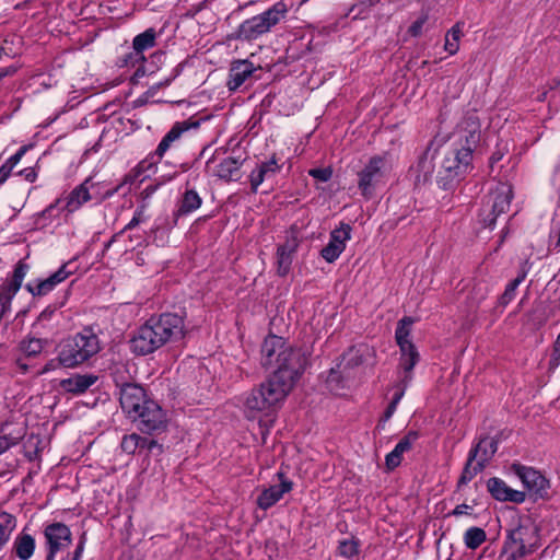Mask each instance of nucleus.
Returning <instances> with one entry per match:
<instances>
[{"label": "nucleus", "instance_id": "f257e3e1", "mask_svg": "<svg viewBox=\"0 0 560 560\" xmlns=\"http://www.w3.org/2000/svg\"><path fill=\"white\" fill-rule=\"evenodd\" d=\"M261 354L264 365L276 368L271 376L292 390L305 369V354L273 335L265 339Z\"/></svg>", "mask_w": 560, "mask_h": 560}, {"label": "nucleus", "instance_id": "f03ea898", "mask_svg": "<svg viewBox=\"0 0 560 560\" xmlns=\"http://www.w3.org/2000/svg\"><path fill=\"white\" fill-rule=\"evenodd\" d=\"M184 336V322L176 314H163L151 318L141 326L131 339L132 351L145 355L154 352L166 342L175 341Z\"/></svg>", "mask_w": 560, "mask_h": 560}, {"label": "nucleus", "instance_id": "7ed1b4c3", "mask_svg": "<svg viewBox=\"0 0 560 560\" xmlns=\"http://www.w3.org/2000/svg\"><path fill=\"white\" fill-rule=\"evenodd\" d=\"M291 389L270 376L258 387L252 389L244 397V409L248 418L255 419L260 415H270L285 400Z\"/></svg>", "mask_w": 560, "mask_h": 560}, {"label": "nucleus", "instance_id": "20e7f679", "mask_svg": "<svg viewBox=\"0 0 560 560\" xmlns=\"http://www.w3.org/2000/svg\"><path fill=\"white\" fill-rule=\"evenodd\" d=\"M289 8L283 1L275 3L260 14L242 22L237 28V38L254 40L271 31L288 14Z\"/></svg>", "mask_w": 560, "mask_h": 560}, {"label": "nucleus", "instance_id": "39448f33", "mask_svg": "<svg viewBox=\"0 0 560 560\" xmlns=\"http://www.w3.org/2000/svg\"><path fill=\"white\" fill-rule=\"evenodd\" d=\"M498 450V442L492 438H483L469 452V456L459 483L469 482L478 472H480L490 462Z\"/></svg>", "mask_w": 560, "mask_h": 560}, {"label": "nucleus", "instance_id": "423d86ee", "mask_svg": "<svg viewBox=\"0 0 560 560\" xmlns=\"http://www.w3.org/2000/svg\"><path fill=\"white\" fill-rule=\"evenodd\" d=\"M119 188L120 186L112 190L101 191L100 185L93 183L91 178H88L66 197L62 208L69 213H72L90 200L101 202L112 197Z\"/></svg>", "mask_w": 560, "mask_h": 560}, {"label": "nucleus", "instance_id": "0eeeda50", "mask_svg": "<svg viewBox=\"0 0 560 560\" xmlns=\"http://www.w3.org/2000/svg\"><path fill=\"white\" fill-rule=\"evenodd\" d=\"M513 191L511 185L506 183L497 184L495 188L488 195L485 214L482 221L486 226L491 228L497 218L510 209Z\"/></svg>", "mask_w": 560, "mask_h": 560}, {"label": "nucleus", "instance_id": "6e6552de", "mask_svg": "<svg viewBox=\"0 0 560 560\" xmlns=\"http://www.w3.org/2000/svg\"><path fill=\"white\" fill-rule=\"evenodd\" d=\"M481 137V125L476 114L469 113L457 124L452 133L453 144L474 152Z\"/></svg>", "mask_w": 560, "mask_h": 560}, {"label": "nucleus", "instance_id": "1a4fd4ad", "mask_svg": "<svg viewBox=\"0 0 560 560\" xmlns=\"http://www.w3.org/2000/svg\"><path fill=\"white\" fill-rule=\"evenodd\" d=\"M132 421H138V427L142 432L153 433L160 432L166 428V415L154 400H150L135 416Z\"/></svg>", "mask_w": 560, "mask_h": 560}, {"label": "nucleus", "instance_id": "9d476101", "mask_svg": "<svg viewBox=\"0 0 560 560\" xmlns=\"http://www.w3.org/2000/svg\"><path fill=\"white\" fill-rule=\"evenodd\" d=\"M48 553L46 560H54L56 555L66 549L71 542V532L62 523H52L44 530Z\"/></svg>", "mask_w": 560, "mask_h": 560}, {"label": "nucleus", "instance_id": "9b49d317", "mask_svg": "<svg viewBox=\"0 0 560 560\" xmlns=\"http://www.w3.org/2000/svg\"><path fill=\"white\" fill-rule=\"evenodd\" d=\"M119 400L124 412L132 420L151 399L141 386L129 383L121 387Z\"/></svg>", "mask_w": 560, "mask_h": 560}, {"label": "nucleus", "instance_id": "f8f14e48", "mask_svg": "<svg viewBox=\"0 0 560 560\" xmlns=\"http://www.w3.org/2000/svg\"><path fill=\"white\" fill-rule=\"evenodd\" d=\"M386 160L382 156L372 158L359 174V188L369 196L372 188L383 178L386 172Z\"/></svg>", "mask_w": 560, "mask_h": 560}, {"label": "nucleus", "instance_id": "ddd939ff", "mask_svg": "<svg viewBox=\"0 0 560 560\" xmlns=\"http://www.w3.org/2000/svg\"><path fill=\"white\" fill-rule=\"evenodd\" d=\"M351 237L349 224L341 223L339 228L330 233L328 244L322 249V257L327 262H334L346 249V244Z\"/></svg>", "mask_w": 560, "mask_h": 560}, {"label": "nucleus", "instance_id": "4468645a", "mask_svg": "<svg viewBox=\"0 0 560 560\" xmlns=\"http://www.w3.org/2000/svg\"><path fill=\"white\" fill-rule=\"evenodd\" d=\"M70 262L63 264L55 273L44 280H38L37 282H30L25 285V289L33 296H44L51 292L55 287L62 281H65L72 271L68 269Z\"/></svg>", "mask_w": 560, "mask_h": 560}, {"label": "nucleus", "instance_id": "2eb2a0df", "mask_svg": "<svg viewBox=\"0 0 560 560\" xmlns=\"http://www.w3.org/2000/svg\"><path fill=\"white\" fill-rule=\"evenodd\" d=\"M506 540L520 547V549L532 553L538 544L537 530L532 525L522 524L509 532Z\"/></svg>", "mask_w": 560, "mask_h": 560}, {"label": "nucleus", "instance_id": "dca6fc26", "mask_svg": "<svg viewBox=\"0 0 560 560\" xmlns=\"http://www.w3.org/2000/svg\"><path fill=\"white\" fill-rule=\"evenodd\" d=\"M278 477L280 483L262 489L260 494L257 497L256 503L260 509L267 510L271 508L283 497L284 493L292 490V482L284 479L282 472H278Z\"/></svg>", "mask_w": 560, "mask_h": 560}, {"label": "nucleus", "instance_id": "f3484780", "mask_svg": "<svg viewBox=\"0 0 560 560\" xmlns=\"http://www.w3.org/2000/svg\"><path fill=\"white\" fill-rule=\"evenodd\" d=\"M471 159V151L457 147L445 155L442 166L446 172L453 175H460L467 172Z\"/></svg>", "mask_w": 560, "mask_h": 560}, {"label": "nucleus", "instance_id": "a211bd4d", "mask_svg": "<svg viewBox=\"0 0 560 560\" xmlns=\"http://www.w3.org/2000/svg\"><path fill=\"white\" fill-rule=\"evenodd\" d=\"M299 247V238L291 234L285 242L278 246L276 254L277 273L281 277L287 276L291 270L294 254Z\"/></svg>", "mask_w": 560, "mask_h": 560}, {"label": "nucleus", "instance_id": "6ab92c4d", "mask_svg": "<svg viewBox=\"0 0 560 560\" xmlns=\"http://www.w3.org/2000/svg\"><path fill=\"white\" fill-rule=\"evenodd\" d=\"M515 471L523 485L529 491H533L540 497H544L547 493L549 482L539 471L524 466H517Z\"/></svg>", "mask_w": 560, "mask_h": 560}, {"label": "nucleus", "instance_id": "aec40b11", "mask_svg": "<svg viewBox=\"0 0 560 560\" xmlns=\"http://www.w3.org/2000/svg\"><path fill=\"white\" fill-rule=\"evenodd\" d=\"M242 163L234 158H225L220 162L208 161L207 170L212 175L223 179L225 182L237 180L241 177L240 168Z\"/></svg>", "mask_w": 560, "mask_h": 560}, {"label": "nucleus", "instance_id": "412c9836", "mask_svg": "<svg viewBox=\"0 0 560 560\" xmlns=\"http://www.w3.org/2000/svg\"><path fill=\"white\" fill-rule=\"evenodd\" d=\"M257 68L248 60H236L231 63L229 71L228 88L230 91H236L242 86Z\"/></svg>", "mask_w": 560, "mask_h": 560}, {"label": "nucleus", "instance_id": "4be33fe9", "mask_svg": "<svg viewBox=\"0 0 560 560\" xmlns=\"http://www.w3.org/2000/svg\"><path fill=\"white\" fill-rule=\"evenodd\" d=\"M487 488L491 495L499 501H510L522 503L525 500V493L510 488L503 480L499 478H490Z\"/></svg>", "mask_w": 560, "mask_h": 560}, {"label": "nucleus", "instance_id": "5701e85b", "mask_svg": "<svg viewBox=\"0 0 560 560\" xmlns=\"http://www.w3.org/2000/svg\"><path fill=\"white\" fill-rule=\"evenodd\" d=\"M280 165L275 156L258 165L249 175L252 190L257 191L258 187L266 180L280 172Z\"/></svg>", "mask_w": 560, "mask_h": 560}, {"label": "nucleus", "instance_id": "b1692460", "mask_svg": "<svg viewBox=\"0 0 560 560\" xmlns=\"http://www.w3.org/2000/svg\"><path fill=\"white\" fill-rule=\"evenodd\" d=\"M198 127H199L198 121L184 120V121L176 122L171 128V130L163 137V139L161 140V142L159 143V145L156 148L155 153L160 158H162L165 154V152L170 149L172 143L177 141L184 132L188 131L191 128H198Z\"/></svg>", "mask_w": 560, "mask_h": 560}, {"label": "nucleus", "instance_id": "393cba45", "mask_svg": "<svg viewBox=\"0 0 560 560\" xmlns=\"http://www.w3.org/2000/svg\"><path fill=\"white\" fill-rule=\"evenodd\" d=\"M374 355L373 348L365 343L351 347L342 355V365L345 369H353L369 362Z\"/></svg>", "mask_w": 560, "mask_h": 560}, {"label": "nucleus", "instance_id": "a878e982", "mask_svg": "<svg viewBox=\"0 0 560 560\" xmlns=\"http://www.w3.org/2000/svg\"><path fill=\"white\" fill-rule=\"evenodd\" d=\"M71 338L74 342H78V349L84 357V361L96 354L101 349L98 338L91 329L84 328Z\"/></svg>", "mask_w": 560, "mask_h": 560}, {"label": "nucleus", "instance_id": "bb28decb", "mask_svg": "<svg viewBox=\"0 0 560 560\" xmlns=\"http://www.w3.org/2000/svg\"><path fill=\"white\" fill-rule=\"evenodd\" d=\"M96 381L97 377L93 374H74L68 378L61 380L59 385L61 389L67 393L80 395L89 389Z\"/></svg>", "mask_w": 560, "mask_h": 560}, {"label": "nucleus", "instance_id": "cd10ccee", "mask_svg": "<svg viewBox=\"0 0 560 560\" xmlns=\"http://www.w3.org/2000/svg\"><path fill=\"white\" fill-rule=\"evenodd\" d=\"M417 439L418 433L410 431L396 444L395 448L389 454H387L385 458V463L388 469L392 470L400 465L402 454L411 448Z\"/></svg>", "mask_w": 560, "mask_h": 560}, {"label": "nucleus", "instance_id": "c85d7f7f", "mask_svg": "<svg viewBox=\"0 0 560 560\" xmlns=\"http://www.w3.org/2000/svg\"><path fill=\"white\" fill-rule=\"evenodd\" d=\"M59 353L63 368H74L85 362L84 357H82L78 349V342H74L72 338L65 340Z\"/></svg>", "mask_w": 560, "mask_h": 560}, {"label": "nucleus", "instance_id": "c756f323", "mask_svg": "<svg viewBox=\"0 0 560 560\" xmlns=\"http://www.w3.org/2000/svg\"><path fill=\"white\" fill-rule=\"evenodd\" d=\"M27 270L28 266L20 261L16 265L12 277L0 285V290L5 292L11 298H14L23 283Z\"/></svg>", "mask_w": 560, "mask_h": 560}, {"label": "nucleus", "instance_id": "7c9ffc66", "mask_svg": "<svg viewBox=\"0 0 560 560\" xmlns=\"http://www.w3.org/2000/svg\"><path fill=\"white\" fill-rule=\"evenodd\" d=\"M35 550V539L30 534H20L14 540L12 551L21 560H28Z\"/></svg>", "mask_w": 560, "mask_h": 560}, {"label": "nucleus", "instance_id": "2f4dec72", "mask_svg": "<svg viewBox=\"0 0 560 560\" xmlns=\"http://www.w3.org/2000/svg\"><path fill=\"white\" fill-rule=\"evenodd\" d=\"M419 361V353L415 346H411L410 349H400V362L399 366L404 372L401 377V382L409 383L411 380V372L415 365Z\"/></svg>", "mask_w": 560, "mask_h": 560}, {"label": "nucleus", "instance_id": "473e14b6", "mask_svg": "<svg viewBox=\"0 0 560 560\" xmlns=\"http://www.w3.org/2000/svg\"><path fill=\"white\" fill-rule=\"evenodd\" d=\"M49 345L47 339L35 338V337H26L24 338L19 346L20 351L26 358H35L42 353V351Z\"/></svg>", "mask_w": 560, "mask_h": 560}, {"label": "nucleus", "instance_id": "72a5a7b5", "mask_svg": "<svg viewBox=\"0 0 560 560\" xmlns=\"http://www.w3.org/2000/svg\"><path fill=\"white\" fill-rule=\"evenodd\" d=\"M15 528V516L7 512H0V551H2V549L9 542Z\"/></svg>", "mask_w": 560, "mask_h": 560}, {"label": "nucleus", "instance_id": "f704fd0d", "mask_svg": "<svg viewBox=\"0 0 560 560\" xmlns=\"http://www.w3.org/2000/svg\"><path fill=\"white\" fill-rule=\"evenodd\" d=\"M412 324L413 320L410 317H404L398 322L395 338L399 349L408 350L411 346H413L409 339Z\"/></svg>", "mask_w": 560, "mask_h": 560}, {"label": "nucleus", "instance_id": "c9c22d12", "mask_svg": "<svg viewBox=\"0 0 560 560\" xmlns=\"http://www.w3.org/2000/svg\"><path fill=\"white\" fill-rule=\"evenodd\" d=\"M201 198L197 191L186 190L178 206L177 215H183L197 210L201 206Z\"/></svg>", "mask_w": 560, "mask_h": 560}, {"label": "nucleus", "instance_id": "e433bc0d", "mask_svg": "<svg viewBox=\"0 0 560 560\" xmlns=\"http://www.w3.org/2000/svg\"><path fill=\"white\" fill-rule=\"evenodd\" d=\"M156 33L153 28H148L133 38L132 46L136 52L141 54L155 45Z\"/></svg>", "mask_w": 560, "mask_h": 560}, {"label": "nucleus", "instance_id": "4c0bfd02", "mask_svg": "<svg viewBox=\"0 0 560 560\" xmlns=\"http://www.w3.org/2000/svg\"><path fill=\"white\" fill-rule=\"evenodd\" d=\"M487 538L486 532L480 527H469L464 534L465 546L469 549H477Z\"/></svg>", "mask_w": 560, "mask_h": 560}, {"label": "nucleus", "instance_id": "58836bf2", "mask_svg": "<svg viewBox=\"0 0 560 560\" xmlns=\"http://www.w3.org/2000/svg\"><path fill=\"white\" fill-rule=\"evenodd\" d=\"M147 438H142L137 433L125 435L121 440L120 447L127 454H135L138 450L144 448Z\"/></svg>", "mask_w": 560, "mask_h": 560}, {"label": "nucleus", "instance_id": "ea45409f", "mask_svg": "<svg viewBox=\"0 0 560 560\" xmlns=\"http://www.w3.org/2000/svg\"><path fill=\"white\" fill-rule=\"evenodd\" d=\"M462 28L458 24L454 25L445 35L444 49L450 55H455L459 49Z\"/></svg>", "mask_w": 560, "mask_h": 560}, {"label": "nucleus", "instance_id": "a19ab883", "mask_svg": "<svg viewBox=\"0 0 560 560\" xmlns=\"http://www.w3.org/2000/svg\"><path fill=\"white\" fill-rule=\"evenodd\" d=\"M529 555L527 551L520 549L512 542L505 540L499 560H521L525 556Z\"/></svg>", "mask_w": 560, "mask_h": 560}, {"label": "nucleus", "instance_id": "79ce46f5", "mask_svg": "<svg viewBox=\"0 0 560 560\" xmlns=\"http://www.w3.org/2000/svg\"><path fill=\"white\" fill-rule=\"evenodd\" d=\"M525 277H526V271H523L520 276H517L512 282H510L506 285L505 291L503 292V294L500 298V303L502 305L509 304L514 299L515 291H516L517 287L524 281Z\"/></svg>", "mask_w": 560, "mask_h": 560}, {"label": "nucleus", "instance_id": "37998d69", "mask_svg": "<svg viewBox=\"0 0 560 560\" xmlns=\"http://www.w3.org/2000/svg\"><path fill=\"white\" fill-rule=\"evenodd\" d=\"M24 430L20 428L14 432H9L8 434L0 435V454L4 453L11 446L18 444V442L23 438Z\"/></svg>", "mask_w": 560, "mask_h": 560}, {"label": "nucleus", "instance_id": "c03bdc74", "mask_svg": "<svg viewBox=\"0 0 560 560\" xmlns=\"http://www.w3.org/2000/svg\"><path fill=\"white\" fill-rule=\"evenodd\" d=\"M339 552L341 556L350 558L358 552V542L353 539H345L339 542Z\"/></svg>", "mask_w": 560, "mask_h": 560}, {"label": "nucleus", "instance_id": "a18cd8bd", "mask_svg": "<svg viewBox=\"0 0 560 560\" xmlns=\"http://www.w3.org/2000/svg\"><path fill=\"white\" fill-rule=\"evenodd\" d=\"M428 21L427 14H421L408 28V34L417 37L422 34L423 27Z\"/></svg>", "mask_w": 560, "mask_h": 560}, {"label": "nucleus", "instance_id": "49530a36", "mask_svg": "<svg viewBox=\"0 0 560 560\" xmlns=\"http://www.w3.org/2000/svg\"><path fill=\"white\" fill-rule=\"evenodd\" d=\"M308 174L320 180V182H327L330 179L331 175H332V171L330 168H312L308 171Z\"/></svg>", "mask_w": 560, "mask_h": 560}, {"label": "nucleus", "instance_id": "de8ad7c7", "mask_svg": "<svg viewBox=\"0 0 560 560\" xmlns=\"http://www.w3.org/2000/svg\"><path fill=\"white\" fill-rule=\"evenodd\" d=\"M145 220L144 215V206H141L138 208L133 214V218L130 220V222L125 226V230H130L136 228L139 223L143 222Z\"/></svg>", "mask_w": 560, "mask_h": 560}, {"label": "nucleus", "instance_id": "09e8293b", "mask_svg": "<svg viewBox=\"0 0 560 560\" xmlns=\"http://www.w3.org/2000/svg\"><path fill=\"white\" fill-rule=\"evenodd\" d=\"M12 299L13 298L0 290V319L8 311H10Z\"/></svg>", "mask_w": 560, "mask_h": 560}, {"label": "nucleus", "instance_id": "8fccbe9b", "mask_svg": "<svg viewBox=\"0 0 560 560\" xmlns=\"http://www.w3.org/2000/svg\"><path fill=\"white\" fill-rule=\"evenodd\" d=\"M472 511H474V505L463 503V504L457 505L451 512V515H453V516H462V515L470 516V515H472Z\"/></svg>", "mask_w": 560, "mask_h": 560}, {"label": "nucleus", "instance_id": "3c124183", "mask_svg": "<svg viewBox=\"0 0 560 560\" xmlns=\"http://www.w3.org/2000/svg\"><path fill=\"white\" fill-rule=\"evenodd\" d=\"M59 366H62L61 361H60V353L58 354V358L49 360L43 366V369L38 371L37 374H39V375L45 374L47 372H50V371H54V370L58 369Z\"/></svg>", "mask_w": 560, "mask_h": 560}, {"label": "nucleus", "instance_id": "603ef678", "mask_svg": "<svg viewBox=\"0 0 560 560\" xmlns=\"http://www.w3.org/2000/svg\"><path fill=\"white\" fill-rule=\"evenodd\" d=\"M551 240H556L553 243V250L560 252V222L553 221V230L550 235Z\"/></svg>", "mask_w": 560, "mask_h": 560}, {"label": "nucleus", "instance_id": "864d4df0", "mask_svg": "<svg viewBox=\"0 0 560 560\" xmlns=\"http://www.w3.org/2000/svg\"><path fill=\"white\" fill-rule=\"evenodd\" d=\"M560 363V334L557 337V340L553 346V353L550 359L551 366L556 368Z\"/></svg>", "mask_w": 560, "mask_h": 560}, {"label": "nucleus", "instance_id": "5fc2aeb1", "mask_svg": "<svg viewBox=\"0 0 560 560\" xmlns=\"http://www.w3.org/2000/svg\"><path fill=\"white\" fill-rule=\"evenodd\" d=\"M421 172L424 173V175H428L432 172L433 166L431 163V159H429L428 153H425L419 161L418 164Z\"/></svg>", "mask_w": 560, "mask_h": 560}, {"label": "nucleus", "instance_id": "6e6d98bb", "mask_svg": "<svg viewBox=\"0 0 560 560\" xmlns=\"http://www.w3.org/2000/svg\"><path fill=\"white\" fill-rule=\"evenodd\" d=\"M13 165L9 164V161H5L0 167V184H3L10 176Z\"/></svg>", "mask_w": 560, "mask_h": 560}, {"label": "nucleus", "instance_id": "4d7b16f0", "mask_svg": "<svg viewBox=\"0 0 560 560\" xmlns=\"http://www.w3.org/2000/svg\"><path fill=\"white\" fill-rule=\"evenodd\" d=\"M380 0H361L360 3L353 5L351 8V11H354L355 9H359L358 14L363 13V10L361 8H370L377 3Z\"/></svg>", "mask_w": 560, "mask_h": 560}, {"label": "nucleus", "instance_id": "13d9d810", "mask_svg": "<svg viewBox=\"0 0 560 560\" xmlns=\"http://www.w3.org/2000/svg\"><path fill=\"white\" fill-rule=\"evenodd\" d=\"M19 175H23L25 179L30 183H33L36 179V173L33 168H24L23 171L19 172Z\"/></svg>", "mask_w": 560, "mask_h": 560}, {"label": "nucleus", "instance_id": "bf43d9fd", "mask_svg": "<svg viewBox=\"0 0 560 560\" xmlns=\"http://www.w3.org/2000/svg\"><path fill=\"white\" fill-rule=\"evenodd\" d=\"M401 387L398 392H396V394L394 395L392 401L395 402L396 405L399 404L400 399L402 398L404 394H405V388L407 387L408 383L406 382H401Z\"/></svg>", "mask_w": 560, "mask_h": 560}, {"label": "nucleus", "instance_id": "052dcab7", "mask_svg": "<svg viewBox=\"0 0 560 560\" xmlns=\"http://www.w3.org/2000/svg\"><path fill=\"white\" fill-rule=\"evenodd\" d=\"M55 310L50 308V307H47L45 308L38 316V319L39 320H44V319H48L52 314H54Z\"/></svg>", "mask_w": 560, "mask_h": 560}, {"label": "nucleus", "instance_id": "680f3d73", "mask_svg": "<svg viewBox=\"0 0 560 560\" xmlns=\"http://www.w3.org/2000/svg\"><path fill=\"white\" fill-rule=\"evenodd\" d=\"M144 448H148L149 451H153L154 448H158L159 451H161V446L158 444V442L155 440H148V439H147V443L144 444Z\"/></svg>", "mask_w": 560, "mask_h": 560}, {"label": "nucleus", "instance_id": "e2e57ef3", "mask_svg": "<svg viewBox=\"0 0 560 560\" xmlns=\"http://www.w3.org/2000/svg\"><path fill=\"white\" fill-rule=\"evenodd\" d=\"M397 405L393 401L388 405L386 411H385V419H389L394 412L396 411Z\"/></svg>", "mask_w": 560, "mask_h": 560}, {"label": "nucleus", "instance_id": "0e129e2a", "mask_svg": "<svg viewBox=\"0 0 560 560\" xmlns=\"http://www.w3.org/2000/svg\"><path fill=\"white\" fill-rule=\"evenodd\" d=\"M7 161H9V164L13 165L14 167L20 163L21 158H19L16 154L9 158Z\"/></svg>", "mask_w": 560, "mask_h": 560}, {"label": "nucleus", "instance_id": "69168bd1", "mask_svg": "<svg viewBox=\"0 0 560 560\" xmlns=\"http://www.w3.org/2000/svg\"><path fill=\"white\" fill-rule=\"evenodd\" d=\"M30 148L31 145H23L19 149V151L15 154L22 159Z\"/></svg>", "mask_w": 560, "mask_h": 560}, {"label": "nucleus", "instance_id": "338daca9", "mask_svg": "<svg viewBox=\"0 0 560 560\" xmlns=\"http://www.w3.org/2000/svg\"><path fill=\"white\" fill-rule=\"evenodd\" d=\"M16 364L19 366L20 370H22L23 372H26L28 366L23 362V360L21 358H19L16 360Z\"/></svg>", "mask_w": 560, "mask_h": 560}, {"label": "nucleus", "instance_id": "774afa93", "mask_svg": "<svg viewBox=\"0 0 560 560\" xmlns=\"http://www.w3.org/2000/svg\"><path fill=\"white\" fill-rule=\"evenodd\" d=\"M82 550H83V547L82 545H79L74 551V555L72 558H77V560L80 558L81 553H82Z\"/></svg>", "mask_w": 560, "mask_h": 560}]
</instances>
